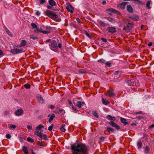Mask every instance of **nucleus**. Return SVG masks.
I'll use <instances>...</instances> for the list:
<instances>
[{
	"instance_id": "51",
	"label": "nucleus",
	"mask_w": 154,
	"mask_h": 154,
	"mask_svg": "<svg viewBox=\"0 0 154 154\" xmlns=\"http://www.w3.org/2000/svg\"><path fill=\"white\" fill-rule=\"evenodd\" d=\"M76 20L79 23L81 22V21L80 20V19L79 18H76Z\"/></svg>"
},
{
	"instance_id": "13",
	"label": "nucleus",
	"mask_w": 154,
	"mask_h": 154,
	"mask_svg": "<svg viewBox=\"0 0 154 154\" xmlns=\"http://www.w3.org/2000/svg\"><path fill=\"white\" fill-rule=\"evenodd\" d=\"M132 20L134 21H137L139 19V16L136 15H134L130 17Z\"/></svg>"
},
{
	"instance_id": "28",
	"label": "nucleus",
	"mask_w": 154,
	"mask_h": 154,
	"mask_svg": "<svg viewBox=\"0 0 154 154\" xmlns=\"http://www.w3.org/2000/svg\"><path fill=\"white\" fill-rule=\"evenodd\" d=\"M150 4H151V2L150 1H147L146 3V8L148 9H150L149 6L150 5Z\"/></svg>"
},
{
	"instance_id": "45",
	"label": "nucleus",
	"mask_w": 154,
	"mask_h": 154,
	"mask_svg": "<svg viewBox=\"0 0 154 154\" xmlns=\"http://www.w3.org/2000/svg\"><path fill=\"white\" fill-rule=\"evenodd\" d=\"M6 137L7 138L10 139L11 137V135L9 134H7L6 135Z\"/></svg>"
},
{
	"instance_id": "3",
	"label": "nucleus",
	"mask_w": 154,
	"mask_h": 154,
	"mask_svg": "<svg viewBox=\"0 0 154 154\" xmlns=\"http://www.w3.org/2000/svg\"><path fill=\"white\" fill-rule=\"evenodd\" d=\"M24 50H23L22 49H18L16 48L15 49H12L11 50V52L12 54H16L19 53H21L24 52Z\"/></svg>"
},
{
	"instance_id": "61",
	"label": "nucleus",
	"mask_w": 154,
	"mask_h": 154,
	"mask_svg": "<svg viewBox=\"0 0 154 154\" xmlns=\"http://www.w3.org/2000/svg\"><path fill=\"white\" fill-rule=\"evenodd\" d=\"M3 54V52L2 51L0 50V55H1Z\"/></svg>"
},
{
	"instance_id": "5",
	"label": "nucleus",
	"mask_w": 154,
	"mask_h": 154,
	"mask_svg": "<svg viewBox=\"0 0 154 154\" xmlns=\"http://www.w3.org/2000/svg\"><path fill=\"white\" fill-rule=\"evenodd\" d=\"M67 6L66 7V8L67 11L70 12L71 13H73L74 11V9L72 6L69 3L67 4Z\"/></svg>"
},
{
	"instance_id": "24",
	"label": "nucleus",
	"mask_w": 154,
	"mask_h": 154,
	"mask_svg": "<svg viewBox=\"0 0 154 154\" xmlns=\"http://www.w3.org/2000/svg\"><path fill=\"white\" fill-rule=\"evenodd\" d=\"M65 125L64 124L62 125L61 127L60 128V130L63 132H64L66 131V130L65 129Z\"/></svg>"
},
{
	"instance_id": "64",
	"label": "nucleus",
	"mask_w": 154,
	"mask_h": 154,
	"mask_svg": "<svg viewBox=\"0 0 154 154\" xmlns=\"http://www.w3.org/2000/svg\"><path fill=\"white\" fill-rule=\"evenodd\" d=\"M133 0L135 2H140V1L139 0Z\"/></svg>"
},
{
	"instance_id": "35",
	"label": "nucleus",
	"mask_w": 154,
	"mask_h": 154,
	"mask_svg": "<svg viewBox=\"0 0 154 154\" xmlns=\"http://www.w3.org/2000/svg\"><path fill=\"white\" fill-rule=\"evenodd\" d=\"M27 140L29 142H30L31 143H32L34 142V140L32 139L31 138L29 137H28L27 139Z\"/></svg>"
},
{
	"instance_id": "44",
	"label": "nucleus",
	"mask_w": 154,
	"mask_h": 154,
	"mask_svg": "<svg viewBox=\"0 0 154 154\" xmlns=\"http://www.w3.org/2000/svg\"><path fill=\"white\" fill-rule=\"evenodd\" d=\"M40 32H41L43 33L47 34L49 32L48 31L41 30Z\"/></svg>"
},
{
	"instance_id": "56",
	"label": "nucleus",
	"mask_w": 154,
	"mask_h": 154,
	"mask_svg": "<svg viewBox=\"0 0 154 154\" xmlns=\"http://www.w3.org/2000/svg\"><path fill=\"white\" fill-rule=\"evenodd\" d=\"M152 45V42H149L148 44V46H149V47L151 46Z\"/></svg>"
},
{
	"instance_id": "14",
	"label": "nucleus",
	"mask_w": 154,
	"mask_h": 154,
	"mask_svg": "<svg viewBox=\"0 0 154 154\" xmlns=\"http://www.w3.org/2000/svg\"><path fill=\"white\" fill-rule=\"evenodd\" d=\"M127 10L130 13H132L133 11V9L130 5H128L127 6Z\"/></svg>"
},
{
	"instance_id": "57",
	"label": "nucleus",
	"mask_w": 154,
	"mask_h": 154,
	"mask_svg": "<svg viewBox=\"0 0 154 154\" xmlns=\"http://www.w3.org/2000/svg\"><path fill=\"white\" fill-rule=\"evenodd\" d=\"M106 4V2L104 0L102 2V4L103 5Z\"/></svg>"
},
{
	"instance_id": "50",
	"label": "nucleus",
	"mask_w": 154,
	"mask_h": 154,
	"mask_svg": "<svg viewBox=\"0 0 154 154\" xmlns=\"http://www.w3.org/2000/svg\"><path fill=\"white\" fill-rule=\"evenodd\" d=\"M39 1L41 4H42L45 2V0H39Z\"/></svg>"
},
{
	"instance_id": "29",
	"label": "nucleus",
	"mask_w": 154,
	"mask_h": 154,
	"mask_svg": "<svg viewBox=\"0 0 154 154\" xmlns=\"http://www.w3.org/2000/svg\"><path fill=\"white\" fill-rule=\"evenodd\" d=\"M8 127L9 128L11 129H15L16 128V126L14 125H9Z\"/></svg>"
},
{
	"instance_id": "17",
	"label": "nucleus",
	"mask_w": 154,
	"mask_h": 154,
	"mask_svg": "<svg viewBox=\"0 0 154 154\" xmlns=\"http://www.w3.org/2000/svg\"><path fill=\"white\" fill-rule=\"evenodd\" d=\"M106 11H109L114 13H117V12H118V11L112 8L108 9H106Z\"/></svg>"
},
{
	"instance_id": "42",
	"label": "nucleus",
	"mask_w": 154,
	"mask_h": 154,
	"mask_svg": "<svg viewBox=\"0 0 154 154\" xmlns=\"http://www.w3.org/2000/svg\"><path fill=\"white\" fill-rule=\"evenodd\" d=\"M54 127L53 125H51V126H49L48 128V130L49 131H51L52 130L53 128Z\"/></svg>"
},
{
	"instance_id": "48",
	"label": "nucleus",
	"mask_w": 154,
	"mask_h": 154,
	"mask_svg": "<svg viewBox=\"0 0 154 154\" xmlns=\"http://www.w3.org/2000/svg\"><path fill=\"white\" fill-rule=\"evenodd\" d=\"M27 128L28 130H31L32 128V126H30V125H27Z\"/></svg>"
},
{
	"instance_id": "21",
	"label": "nucleus",
	"mask_w": 154,
	"mask_h": 154,
	"mask_svg": "<svg viewBox=\"0 0 154 154\" xmlns=\"http://www.w3.org/2000/svg\"><path fill=\"white\" fill-rule=\"evenodd\" d=\"M106 118L112 121H115L116 120V118L115 117H112L110 115L107 116Z\"/></svg>"
},
{
	"instance_id": "30",
	"label": "nucleus",
	"mask_w": 154,
	"mask_h": 154,
	"mask_svg": "<svg viewBox=\"0 0 154 154\" xmlns=\"http://www.w3.org/2000/svg\"><path fill=\"white\" fill-rule=\"evenodd\" d=\"M99 24L100 25V26L104 27L105 26V23L102 21H100L99 22Z\"/></svg>"
},
{
	"instance_id": "27",
	"label": "nucleus",
	"mask_w": 154,
	"mask_h": 154,
	"mask_svg": "<svg viewBox=\"0 0 154 154\" xmlns=\"http://www.w3.org/2000/svg\"><path fill=\"white\" fill-rule=\"evenodd\" d=\"M55 116V115L53 113L51 114V117L50 118H49V122H51V121L54 118V117Z\"/></svg>"
},
{
	"instance_id": "41",
	"label": "nucleus",
	"mask_w": 154,
	"mask_h": 154,
	"mask_svg": "<svg viewBox=\"0 0 154 154\" xmlns=\"http://www.w3.org/2000/svg\"><path fill=\"white\" fill-rule=\"evenodd\" d=\"M98 62L100 63H104L105 62V60L103 59H102L98 60Z\"/></svg>"
},
{
	"instance_id": "37",
	"label": "nucleus",
	"mask_w": 154,
	"mask_h": 154,
	"mask_svg": "<svg viewBox=\"0 0 154 154\" xmlns=\"http://www.w3.org/2000/svg\"><path fill=\"white\" fill-rule=\"evenodd\" d=\"M30 39H32L34 40L37 39H38V37L36 36H34V35H31L30 37Z\"/></svg>"
},
{
	"instance_id": "4",
	"label": "nucleus",
	"mask_w": 154,
	"mask_h": 154,
	"mask_svg": "<svg viewBox=\"0 0 154 154\" xmlns=\"http://www.w3.org/2000/svg\"><path fill=\"white\" fill-rule=\"evenodd\" d=\"M46 15L50 17H54L56 18L57 16L52 11H48L46 12Z\"/></svg>"
},
{
	"instance_id": "10",
	"label": "nucleus",
	"mask_w": 154,
	"mask_h": 154,
	"mask_svg": "<svg viewBox=\"0 0 154 154\" xmlns=\"http://www.w3.org/2000/svg\"><path fill=\"white\" fill-rule=\"evenodd\" d=\"M23 113V110L22 109H20L17 110L15 112V115L18 116L21 115Z\"/></svg>"
},
{
	"instance_id": "38",
	"label": "nucleus",
	"mask_w": 154,
	"mask_h": 154,
	"mask_svg": "<svg viewBox=\"0 0 154 154\" xmlns=\"http://www.w3.org/2000/svg\"><path fill=\"white\" fill-rule=\"evenodd\" d=\"M5 30L6 32L8 34V35L9 36H11V34L10 32L6 28H5Z\"/></svg>"
},
{
	"instance_id": "53",
	"label": "nucleus",
	"mask_w": 154,
	"mask_h": 154,
	"mask_svg": "<svg viewBox=\"0 0 154 154\" xmlns=\"http://www.w3.org/2000/svg\"><path fill=\"white\" fill-rule=\"evenodd\" d=\"M35 14L37 16H39L40 14V13L39 11H36Z\"/></svg>"
},
{
	"instance_id": "46",
	"label": "nucleus",
	"mask_w": 154,
	"mask_h": 154,
	"mask_svg": "<svg viewBox=\"0 0 154 154\" xmlns=\"http://www.w3.org/2000/svg\"><path fill=\"white\" fill-rule=\"evenodd\" d=\"M84 33H85V34L88 37H90V35H89V34H88V32L85 31V30H84Z\"/></svg>"
},
{
	"instance_id": "22",
	"label": "nucleus",
	"mask_w": 154,
	"mask_h": 154,
	"mask_svg": "<svg viewBox=\"0 0 154 154\" xmlns=\"http://www.w3.org/2000/svg\"><path fill=\"white\" fill-rule=\"evenodd\" d=\"M120 120L121 122L124 125H126L128 124V122H127L126 120L125 119L121 118Z\"/></svg>"
},
{
	"instance_id": "25",
	"label": "nucleus",
	"mask_w": 154,
	"mask_h": 154,
	"mask_svg": "<svg viewBox=\"0 0 154 154\" xmlns=\"http://www.w3.org/2000/svg\"><path fill=\"white\" fill-rule=\"evenodd\" d=\"M107 19L108 21L112 23L115 22V20L112 18L108 17L107 18Z\"/></svg>"
},
{
	"instance_id": "26",
	"label": "nucleus",
	"mask_w": 154,
	"mask_h": 154,
	"mask_svg": "<svg viewBox=\"0 0 154 154\" xmlns=\"http://www.w3.org/2000/svg\"><path fill=\"white\" fill-rule=\"evenodd\" d=\"M142 146V143L140 141H138L137 143V146L138 149H140L141 148Z\"/></svg>"
},
{
	"instance_id": "6",
	"label": "nucleus",
	"mask_w": 154,
	"mask_h": 154,
	"mask_svg": "<svg viewBox=\"0 0 154 154\" xmlns=\"http://www.w3.org/2000/svg\"><path fill=\"white\" fill-rule=\"evenodd\" d=\"M133 26V24L131 23H128L126 26H125L124 29L127 32H129Z\"/></svg>"
},
{
	"instance_id": "20",
	"label": "nucleus",
	"mask_w": 154,
	"mask_h": 154,
	"mask_svg": "<svg viewBox=\"0 0 154 154\" xmlns=\"http://www.w3.org/2000/svg\"><path fill=\"white\" fill-rule=\"evenodd\" d=\"M57 43L56 42H53L51 44V47L56 48L57 47Z\"/></svg>"
},
{
	"instance_id": "1",
	"label": "nucleus",
	"mask_w": 154,
	"mask_h": 154,
	"mask_svg": "<svg viewBox=\"0 0 154 154\" xmlns=\"http://www.w3.org/2000/svg\"><path fill=\"white\" fill-rule=\"evenodd\" d=\"M71 149L73 154H88L87 146L82 143H75L71 146Z\"/></svg>"
},
{
	"instance_id": "43",
	"label": "nucleus",
	"mask_w": 154,
	"mask_h": 154,
	"mask_svg": "<svg viewBox=\"0 0 154 154\" xmlns=\"http://www.w3.org/2000/svg\"><path fill=\"white\" fill-rule=\"evenodd\" d=\"M94 115L96 118H98L99 117V116L98 113L96 112H94L93 113Z\"/></svg>"
},
{
	"instance_id": "31",
	"label": "nucleus",
	"mask_w": 154,
	"mask_h": 154,
	"mask_svg": "<svg viewBox=\"0 0 154 154\" xmlns=\"http://www.w3.org/2000/svg\"><path fill=\"white\" fill-rule=\"evenodd\" d=\"M114 93L112 91H109V92L108 95L110 97H112L114 95Z\"/></svg>"
},
{
	"instance_id": "58",
	"label": "nucleus",
	"mask_w": 154,
	"mask_h": 154,
	"mask_svg": "<svg viewBox=\"0 0 154 154\" xmlns=\"http://www.w3.org/2000/svg\"><path fill=\"white\" fill-rule=\"evenodd\" d=\"M58 47L60 48H61V44H59L58 45Z\"/></svg>"
},
{
	"instance_id": "55",
	"label": "nucleus",
	"mask_w": 154,
	"mask_h": 154,
	"mask_svg": "<svg viewBox=\"0 0 154 154\" xmlns=\"http://www.w3.org/2000/svg\"><path fill=\"white\" fill-rule=\"evenodd\" d=\"M69 105L70 106H73V105H72V103L71 102V101L69 100Z\"/></svg>"
},
{
	"instance_id": "62",
	"label": "nucleus",
	"mask_w": 154,
	"mask_h": 154,
	"mask_svg": "<svg viewBox=\"0 0 154 154\" xmlns=\"http://www.w3.org/2000/svg\"><path fill=\"white\" fill-rule=\"evenodd\" d=\"M46 28L48 29H50V27H49L48 26H46Z\"/></svg>"
},
{
	"instance_id": "60",
	"label": "nucleus",
	"mask_w": 154,
	"mask_h": 154,
	"mask_svg": "<svg viewBox=\"0 0 154 154\" xmlns=\"http://www.w3.org/2000/svg\"><path fill=\"white\" fill-rule=\"evenodd\" d=\"M154 127V124H152L150 126H149V127L151 128H152L153 127Z\"/></svg>"
},
{
	"instance_id": "16",
	"label": "nucleus",
	"mask_w": 154,
	"mask_h": 154,
	"mask_svg": "<svg viewBox=\"0 0 154 154\" xmlns=\"http://www.w3.org/2000/svg\"><path fill=\"white\" fill-rule=\"evenodd\" d=\"M26 41L25 40H22L19 47H20L25 46L26 45Z\"/></svg>"
},
{
	"instance_id": "63",
	"label": "nucleus",
	"mask_w": 154,
	"mask_h": 154,
	"mask_svg": "<svg viewBox=\"0 0 154 154\" xmlns=\"http://www.w3.org/2000/svg\"><path fill=\"white\" fill-rule=\"evenodd\" d=\"M119 72V71L116 72H115V74L116 75H117L118 74Z\"/></svg>"
},
{
	"instance_id": "11",
	"label": "nucleus",
	"mask_w": 154,
	"mask_h": 154,
	"mask_svg": "<svg viewBox=\"0 0 154 154\" xmlns=\"http://www.w3.org/2000/svg\"><path fill=\"white\" fill-rule=\"evenodd\" d=\"M38 100L40 103H44V100L41 95L38 94L37 96Z\"/></svg>"
},
{
	"instance_id": "49",
	"label": "nucleus",
	"mask_w": 154,
	"mask_h": 154,
	"mask_svg": "<svg viewBox=\"0 0 154 154\" xmlns=\"http://www.w3.org/2000/svg\"><path fill=\"white\" fill-rule=\"evenodd\" d=\"M101 39L104 42H106L107 41V40L106 39V38H101Z\"/></svg>"
},
{
	"instance_id": "2",
	"label": "nucleus",
	"mask_w": 154,
	"mask_h": 154,
	"mask_svg": "<svg viewBox=\"0 0 154 154\" xmlns=\"http://www.w3.org/2000/svg\"><path fill=\"white\" fill-rule=\"evenodd\" d=\"M44 128V126L41 124L39 125L37 127L35 128L36 131L35 134L36 135L39 137L41 138H43L44 139L47 138V136L45 135L44 134L42 133H41L39 131H41L42 128Z\"/></svg>"
},
{
	"instance_id": "23",
	"label": "nucleus",
	"mask_w": 154,
	"mask_h": 154,
	"mask_svg": "<svg viewBox=\"0 0 154 154\" xmlns=\"http://www.w3.org/2000/svg\"><path fill=\"white\" fill-rule=\"evenodd\" d=\"M101 100L102 103L105 105H106L110 103L109 101L107 100H105L103 98H102Z\"/></svg>"
},
{
	"instance_id": "52",
	"label": "nucleus",
	"mask_w": 154,
	"mask_h": 154,
	"mask_svg": "<svg viewBox=\"0 0 154 154\" xmlns=\"http://www.w3.org/2000/svg\"><path fill=\"white\" fill-rule=\"evenodd\" d=\"M48 107L49 108H51V109H54V108L55 106H54V105H51L50 106H48Z\"/></svg>"
},
{
	"instance_id": "40",
	"label": "nucleus",
	"mask_w": 154,
	"mask_h": 154,
	"mask_svg": "<svg viewBox=\"0 0 154 154\" xmlns=\"http://www.w3.org/2000/svg\"><path fill=\"white\" fill-rule=\"evenodd\" d=\"M59 112L62 114H64L65 113V111L63 109H59Z\"/></svg>"
},
{
	"instance_id": "12",
	"label": "nucleus",
	"mask_w": 154,
	"mask_h": 154,
	"mask_svg": "<svg viewBox=\"0 0 154 154\" xmlns=\"http://www.w3.org/2000/svg\"><path fill=\"white\" fill-rule=\"evenodd\" d=\"M127 83L130 86H134L136 85V83L134 82L133 80L128 81Z\"/></svg>"
},
{
	"instance_id": "33",
	"label": "nucleus",
	"mask_w": 154,
	"mask_h": 154,
	"mask_svg": "<svg viewBox=\"0 0 154 154\" xmlns=\"http://www.w3.org/2000/svg\"><path fill=\"white\" fill-rule=\"evenodd\" d=\"M149 149H148V146H146L145 148L144 152L146 154H147L149 152Z\"/></svg>"
},
{
	"instance_id": "7",
	"label": "nucleus",
	"mask_w": 154,
	"mask_h": 154,
	"mask_svg": "<svg viewBox=\"0 0 154 154\" xmlns=\"http://www.w3.org/2000/svg\"><path fill=\"white\" fill-rule=\"evenodd\" d=\"M128 2H124L118 5L117 7L122 10H124L125 8V6L127 4Z\"/></svg>"
},
{
	"instance_id": "34",
	"label": "nucleus",
	"mask_w": 154,
	"mask_h": 154,
	"mask_svg": "<svg viewBox=\"0 0 154 154\" xmlns=\"http://www.w3.org/2000/svg\"><path fill=\"white\" fill-rule=\"evenodd\" d=\"M36 30H34V32H40L41 30L39 28L38 26L36 27Z\"/></svg>"
},
{
	"instance_id": "32",
	"label": "nucleus",
	"mask_w": 154,
	"mask_h": 154,
	"mask_svg": "<svg viewBox=\"0 0 154 154\" xmlns=\"http://www.w3.org/2000/svg\"><path fill=\"white\" fill-rule=\"evenodd\" d=\"M107 130L108 131H111L112 132H114V129L111 128L109 127H106Z\"/></svg>"
},
{
	"instance_id": "36",
	"label": "nucleus",
	"mask_w": 154,
	"mask_h": 154,
	"mask_svg": "<svg viewBox=\"0 0 154 154\" xmlns=\"http://www.w3.org/2000/svg\"><path fill=\"white\" fill-rule=\"evenodd\" d=\"M31 25L33 29H35L37 26V25L33 23H31Z\"/></svg>"
},
{
	"instance_id": "54",
	"label": "nucleus",
	"mask_w": 154,
	"mask_h": 154,
	"mask_svg": "<svg viewBox=\"0 0 154 154\" xmlns=\"http://www.w3.org/2000/svg\"><path fill=\"white\" fill-rule=\"evenodd\" d=\"M72 109L74 111H75L76 110V108L75 107H74L73 106H72Z\"/></svg>"
},
{
	"instance_id": "47",
	"label": "nucleus",
	"mask_w": 154,
	"mask_h": 154,
	"mask_svg": "<svg viewBox=\"0 0 154 154\" xmlns=\"http://www.w3.org/2000/svg\"><path fill=\"white\" fill-rule=\"evenodd\" d=\"M111 63L109 62H106L105 63V64L107 66H110L111 65Z\"/></svg>"
},
{
	"instance_id": "15",
	"label": "nucleus",
	"mask_w": 154,
	"mask_h": 154,
	"mask_svg": "<svg viewBox=\"0 0 154 154\" xmlns=\"http://www.w3.org/2000/svg\"><path fill=\"white\" fill-rule=\"evenodd\" d=\"M22 150L24 154H28V152L27 147L25 146L22 147Z\"/></svg>"
},
{
	"instance_id": "18",
	"label": "nucleus",
	"mask_w": 154,
	"mask_h": 154,
	"mask_svg": "<svg viewBox=\"0 0 154 154\" xmlns=\"http://www.w3.org/2000/svg\"><path fill=\"white\" fill-rule=\"evenodd\" d=\"M48 3L51 6H54L56 5V2L54 0H49Z\"/></svg>"
},
{
	"instance_id": "59",
	"label": "nucleus",
	"mask_w": 154,
	"mask_h": 154,
	"mask_svg": "<svg viewBox=\"0 0 154 154\" xmlns=\"http://www.w3.org/2000/svg\"><path fill=\"white\" fill-rule=\"evenodd\" d=\"M47 8H48L49 9H51L52 8L49 5H48Z\"/></svg>"
},
{
	"instance_id": "9",
	"label": "nucleus",
	"mask_w": 154,
	"mask_h": 154,
	"mask_svg": "<svg viewBox=\"0 0 154 154\" xmlns=\"http://www.w3.org/2000/svg\"><path fill=\"white\" fill-rule=\"evenodd\" d=\"M109 124L112 127L116 128L117 130H119L120 129V126L112 121H111L109 123Z\"/></svg>"
},
{
	"instance_id": "39",
	"label": "nucleus",
	"mask_w": 154,
	"mask_h": 154,
	"mask_svg": "<svg viewBox=\"0 0 154 154\" xmlns=\"http://www.w3.org/2000/svg\"><path fill=\"white\" fill-rule=\"evenodd\" d=\"M24 86L26 89H29L30 88V85L28 84H25Z\"/></svg>"
},
{
	"instance_id": "8",
	"label": "nucleus",
	"mask_w": 154,
	"mask_h": 154,
	"mask_svg": "<svg viewBox=\"0 0 154 154\" xmlns=\"http://www.w3.org/2000/svg\"><path fill=\"white\" fill-rule=\"evenodd\" d=\"M107 31L109 32L114 33L116 31V28L114 27L110 26L107 27Z\"/></svg>"
},
{
	"instance_id": "19",
	"label": "nucleus",
	"mask_w": 154,
	"mask_h": 154,
	"mask_svg": "<svg viewBox=\"0 0 154 154\" xmlns=\"http://www.w3.org/2000/svg\"><path fill=\"white\" fill-rule=\"evenodd\" d=\"M84 102H81L80 101H79L77 102L76 105L79 108H81L82 106H83L84 104Z\"/></svg>"
}]
</instances>
